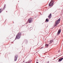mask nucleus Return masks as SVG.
Returning a JSON list of instances; mask_svg holds the SVG:
<instances>
[{
  "mask_svg": "<svg viewBox=\"0 0 63 63\" xmlns=\"http://www.w3.org/2000/svg\"><path fill=\"white\" fill-rule=\"evenodd\" d=\"M21 33H18L16 36L15 40H16V38L17 39H20V36H21Z\"/></svg>",
  "mask_w": 63,
  "mask_h": 63,
  "instance_id": "f257e3e1",
  "label": "nucleus"
},
{
  "mask_svg": "<svg viewBox=\"0 0 63 63\" xmlns=\"http://www.w3.org/2000/svg\"><path fill=\"white\" fill-rule=\"evenodd\" d=\"M28 21H29V23H31L33 21V19L32 18H30L28 19Z\"/></svg>",
  "mask_w": 63,
  "mask_h": 63,
  "instance_id": "f03ea898",
  "label": "nucleus"
},
{
  "mask_svg": "<svg viewBox=\"0 0 63 63\" xmlns=\"http://www.w3.org/2000/svg\"><path fill=\"white\" fill-rule=\"evenodd\" d=\"M60 19L59 18L57 20L56 22L55 23H58V24L59 22H60Z\"/></svg>",
  "mask_w": 63,
  "mask_h": 63,
  "instance_id": "7ed1b4c3",
  "label": "nucleus"
},
{
  "mask_svg": "<svg viewBox=\"0 0 63 63\" xmlns=\"http://www.w3.org/2000/svg\"><path fill=\"white\" fill-rule=\"evenodd\" d=\"M61 30L60 29H59V30L57 33V35H59V34H60V33L61 32Z\"/></svg>",
  "mask_w": 63,
  "mask_h": 63,
  "instance_id": "20e7f679",
  "label": "nucleus"
},
{
  "mask_svg": "<svg viewBox=\"0 0 63 63\" xmlns=\"http://www.w3.org/2000/svg\"><path fill=\"white\" fill-rule=\"evenodd\" d=\"M52 1L51 0L49 4V6H50V7H51V6H53V3H52L50 5L51 3H52Z\"/></svg>",
  "mask_w": 63,
  "mask_h": 63,
  "instance_id": "39448f33",
  "label": "nucleus"
},
{
  "mask_svg": "<svg viewBox=\"0 0 63 63\" xmlns=\"http://www.w3.org/2000/svg\"><path fill=\"white\" fill-rule=\"evenodd\" d=\"M48 17L49 19L51 18V13L48 16Z\"/></svg>",
  "mask_w": 63,
  "mask_h": 63,
  "instance_id": "423d86ee",
  "label": "nucleus"
},
{
  "mask_svg": "<svg viewBox=\"0 0 63 63\" xmlns=\"http://www.w3.org/2000/svg\"><path fill=\"white\" fill-rule=\"evenodd\" d=\"M63 59V57H62L59 60V62H60L61 61H62V60Z\"/></svg>",
  "mask_w": 63,
  "mask_h": 63,
  "instance_id": "0eeeda50",
  "label": "nucleus"
},
{
  "mask_svg": "<svg viewBox=\"0 0 63 63\" xmlns=\"http://www.w3.org/2000/svg\"><path fill=\"white\" fill-rule=\"evenodd\" d=\"M16 60H17V55H16L15 56L14 59L15 61H16Z\"/></svg>",
  "mask_w": 63,
  "mask_h": 63,
  "instance_id": "6e6552de",
  "label": "nucleus"
},
{
  "mask_svg": "<svg viewBox=\"0 0 63 63\" xmlns=\"http://www.w3.org/2000/svg\"><path fill=\"white\" fill-rule=\"evenodd\" d=\"M58 24L57 23H55V26H57V25H58Z\"/></svg>",
  "mask_w": 63,
  "mask_h": 63,
  "instance_id": "1a4fd4ad",
  "label": "nucleus"
},
{
  "mask_svg": "<svg viewBox=\"0 0 63 63\" xmlns=\"http://www.w3.org/2000/svg\"><path fill=\"white\" fill-rule=\"evenodd\" d=\"M48 44H47L45 45V47H48Z\"/></svg>",
  "mask_w": 63,
  "mask_h": 63,
  "instance_id": "9d476101",
  "label": "nucleus"
},
{
  "mask_svg": "<svg viewBox=\"0 0 63 63\" xmlns=\"http://www.w3.org/2000/svg\"><path fill=\"white\" fill-rule=\"evenodd\" d=\"M52 42H53V41H52V40H51L50 41V43H52Z\"/></svg>",
  "mask_w": 63,
  "mask_h": 63,
  "instance_id": "9b49d317",
  "label": "nucleus"
},
{
  "mask_svg": "<svg viewBox=\"0 0 63 63\" xmlns=\"http://www.w3.org/2000/svg\"><path fill=\"white\" fill-rule=\"evenodd\" d=\"M46 21L47 22H48V19H46Z\"/></svg>",
  "mask_w": 63,
  "mask_h": 63,
  "instance_id": "f8f14e48",
  "label": "nucleus"
},
{
  "mask_svg": "<svg viewBox=\"0 0 63 63\" xmlns=\"http://www.w3.org/2000/svg\"><path fill=\"white\" fill-rule=\"evenodd\" d=\"M1 10H2V9H0V13H1L2 12V11H1Z\"/></svg>",
  "mask_w": 63,
  "mask_h": 63,
  "instance_id": "ddd939ff",
  "label": "nucleus"
},
{
  "mask_svg": "<svg viewBox=\"0 0 63 63\" xmlns=\"http://www.w3.org/2000/svg\"><path fill=\"white\" fill-rule=\"evenodd\" d=\"M43 48V47H42L41 48Z\"/></svg>",
  "mask_w": 63,
  "mask_h": 63,
  "instance_id": "4468645a",
  "label": "nucleus"
},
{
  "mask_svg": "<svg viewBox=\"0 0 63 63\" xmlns=\"http://www.w3.org/2000/svg\"><path fill=\"white\" fill-rule=\"evenodd\" d=\"M5 5H4V7H5Z\"/></svg>",
  "mask_w": 63,
  "mask_h": 63,
  "instance_id": "2eb2a0df",
  "label": "nucleus"
}]
</instances>
